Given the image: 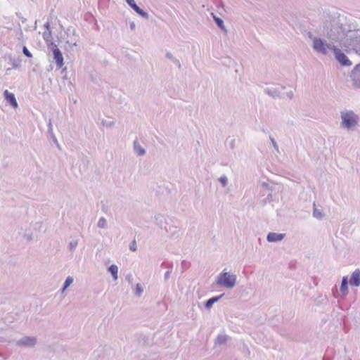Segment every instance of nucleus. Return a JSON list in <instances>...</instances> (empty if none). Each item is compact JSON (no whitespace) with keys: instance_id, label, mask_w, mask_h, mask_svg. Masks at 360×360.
Wrapping results in <instances>:
<instances>
[{"instance_id":"nucleus-1","label":"nucleus","mask_w":360,"mask_h":360,"mask_svg":"<svg viewBox=\"0 0 360 360\" xmlns=\"http://www.w3.org/2000/svg\"><path fill=\"white\" fill-rule=\"evenodd\" d=\"M349 25L342 22L340 17L328 16L323 22V31L327 38L331 41L340 42L346 38L349 30Z\"/></svg>"},{"instance_id":"nucleus-2","label":"nucleus","mask_w":360,"mask_h":360,"mask_svg":"<svg viewBox=\"0 0 360 360\" xmlns=\"http://www.w3.org/2000/svg\"><path fill=\"white\" fill-rule=\"evenodd\" d=\"M286 89L285 86L278 84L276 86L265 88L264 89V92L273 98H284L287 97L289 99H292L294 96L293 91L292 90H289L285 92Z\"/></svg>"},{"instance_id":"nucleus-3","label":"nucleus","mask_w":360,"mask_h":360,"mask_svg":"<svg viewBox=\"0 0 360 360\" xmlns=\"http://www.w3.org/2000/svg\"><path fill=\"white\" fill-rule=\"evenodd\" d=\"M341 44L345 48L353 50L356 53L360 47V32L359 30H352L349 29L348 34Z\"/></svg>"},{"instance_id":"nucleus-4","label":"nucleus","mask_w":360,"mask_h":360,"mask_svg":"<svg viewBox=\"0 0 360 360\" xmlns=\"http://www.w3.org/2000/svg\"><path fill=\"white\" fill-rule=\"evenodd\" d=\"M237 276L236 274L223 270L217 276L216 283L227 289H232L236 283Z\"/></svg>"},{"instance_id":"nucleus-5","label":"nucleus","mask_w":360,"mask_h":360,"mask_svg":"<svg viewBox=\"0 0 360 360\" xmlns=\"http://www.w3.org/2000/svg\"><path fill=\"white\" fill-rule=\"evenodd\" d=\"M340 127L347 131H354L358 125L357 114H342Z\"/></svg>"},{"instance_id":"nucleus-6","label":"nucleus","mask_w":360,"mask_h":360,"mask_svg":"<svg viewBox=\"0 0 360 360\" xmlns=\"http://www.w3.org/2000/svg\"><path fill=\"white\" fill-rule=\"evenodd\" d=\"M313 49L318 53L327 55L328 50L333 51V48L335 46L328 44L324 39L319 37H314L313 39Z\"/></svg>"},{"instance_id":"nucleus-7","label":"nucleus","mask_w":360,"mask_h":360,"mask_svg":"<svg viewBox=\"0 0 360 360\" xmlns=\"http://www.w3.org/2000/svg\"><path fill=\"white\" fill-rule=\"evenodd\" d=\"M48 49L51 50L53 60L56 63L58 68H61L64 65L63 56L60 50L58 48L57 45L54 42H51L48 44Z\"/></svg>"},{"instance_id":"nucleus-8","label":"nucleus","mask_w":360,"mask_h":360,"mask_svg":"<svg viewBox=\"0 0 360 360\" xmlns=\"http://www.w3.org/2000/svg\"><path fill=\"white\" fill-rule=\"evenodd\" d=\"M333 53L335 59L341 66L347 67L352 65V62L349 58L337 46L333 48Z\"/></svg>"},{"instance_id":"nucleus-9","label":"nucleus","mask_w":360,"mask_h":360,"mask_svg":"<svg viewBox=\"0 0 360 360\" xmlns=\"http://www.w3.org/2000/svg\"><path fill=\"white\" fill-rule=\"evenodd\" d=\"M37 338L34 336H24L20 340L15 341V345L18 347L32 348L37 345Z\"/></svg>"},{"instance_id":"nucleus-10","label":"nucleus","mask_w":360,"mask_h":360,"mask_svg":"<svg viewBox=\"0 0 360 360\" xmlns=\"http://www.w3.org/2000/svg\"><path fill=\"white\" fill-rule=\"evenodd\" d=\"M350 77L356 87H360V63L357 64L351 72Z\"/></svg>"},{"instance_id":"nucleus-11","label":"nucleus","mask_w":360,"mask_h":360,"mask_svg":"<svg viewBox=\"0 0 360 360\" xmlns=\"http://www.w3.org/2000/svg\"><path fill=\"white\" fill-rule=\"evenodd\" d=\"M98 120L101 121L103 127L108 128L113 127L115 122V118L107 114H103L99 117Z\"/></svg>"},{"instance_id":"nucleus-12","label":"nucleus","mask_w":360,"mask_h":360,"mask_svg":"<svg viewBox=\"0 0 360 360\" xmlns=\"http://www.w3.org/2000/svg\"><path fill=\"white\" fill-rule=\"evenodd\" d=\"M5 100L8 103L10 104L13 108H18V102L16 101L14 94L9 92L8 90H5L4 92Z\"/></svg>"},{"instance_id":"nucleus-13","label":"nucleus","mask_w":360,"mask_h":360,"mask_svg":"<svg viewBox=\"0 0 360 360\" xmlns=\"http://www.w3.org/2000/svg\"><path fill=\"white\" fill-rule=\"evenodd\" d=\"M349 283L352 286L359 287L360 285V270L356 269L352 274L349 280Z\"/></svg>"},{"instance_id":"nucleus-14","label":"nucleus","mask_w":360,"mask_h":360,"mask_svg":"<svg viewBox=\"0 0 360 360\" xmlns=\"http://www.w3.org/2000/svg\"><path fill=\"white\" fill-rule=\"evenodd\" d=\"M285 237V234L283 233H277L274 232H270L268 233L266 236V240L268 242L274 243L282 240Z\"/></svg>"},{"instance_id":"nucleus-15","label":"nucleus","mask_w":360,"mask_h":360,"mask_svg":"<svg viewBox=\"0 0 360 360\" xmlns=\"http://www.w3.org/2000/svg\"><path fill=\"white\" fill-rule=\"evenodd\" d=\"M133 148L137 155L143 156L146 154V150L140 145L137 139L134 141Z\"/></svg>"},{"instance_id":"nucleus-16","label":"nucleus","mask_w":360,"mask_h":360,"mask_svg":"<svg viewBox=\"0 0 360 360\" xmlns=\"http://www.w3.org/2000/svg\"><path fill=\"white\" fill-rule=\"evenodd\" d=\"M211 15L212 16L213 20L216 25H217V27L219 29H221L224 33H226L227 30L224 26V20L221 18L217 16L214 13H212Z\"/></svg>"},{"instance_id":"nucleus-17","label":"nucleus","mask_w":360,"mask_h":360,"mask_svg":"<svg viewBox=\"0 0 360 360\" xmlns=\"http://www.w3.org/2000/svg\"><path fill=\"white\" fill-rule=\"evenodd\" d=\"M224 294H221L219 296L210 298L205 302V307L207 309H210L215 302H218L224 296Z\"/></svg>"},{"instance_id":"nucleus-18","label":"nucleus","mask_w":360,"mask_h":360,"mask_svg":"<svg viewBox=\"0 0 360 360\" xmlns=\"http://www.w3.org/2000/svg\"><path fill=\"white\" fill-rule=\"evenodd\" d=\"M340 292L343 295H345L348 293V278L347 276H344L342 279V283L340 285Z\"/></svg>"},{"instance_id":"nucleus-19","label":"nucleus","mask_w":360,"mask_h":360,"mask_svg":"<svg viewBox=\"0 0 360 360\" xmlns=\"http://www.w3.org/2000/svg\"><path fill=\"white\" fill-rule=\"evenodd\" d=\"M10 62L12 65V68L19 69L21 66V59L19 57H9Z\"/></svg>"},{"instance_id":"nucleus-20","label":"nucleus","mask_w":360,"mask_h":360,"mask_svg":"<svg viewBox=\"0 0 360 360\" xmlns=\"http://www.w3.org/2000/svg\"><path fill=\"white\" fill-rule=\"evenodd\" d=\"M108 271L111 274L114 281L117 280L118 278V267L115 264H112L108 268Z\"/></svg>"},{"instance_id":"nucleus-21","label":"nucleus","mask_w":360,"mask_h":360,"mask_svg":"<svg viewBox=\"0 0 360 360\" xmlns=\"http://www.w3.org/2000/svg\"><path fill=\"white\" fill-rule=\"evenodd\" d=\"M229 337L226 335L221 334L219 335L217 338L215 339L214 343L215 345H224L226 342V341L229 340Z\"/></svg>"},{"instance_id":"nucleus-22","label":"nucleus","mask_w":360,"mask_h":360,"mask_svg":"<svg viewBox=\"0 0 360 360\" xmlns=\"http://www.w3.org/2000/svg\"><path fill=\"white\" fill-rule=\"evenodd\" d=\"M165 56L167 58L169 59L174 64H175L179 69L181 68L180 61L176 58L173 56V55L170 52L167 51Z\"/></svg>"},{"instance_id":"nucleus-23","label":"nucleus","mask_w":360,"mask_h":360,"mask_svg":"<svg viewBox=\"0 0 360 360\" xmlns=\"http://www.w3.org/2000/svg\"><path fill=\"white\" fill-rule=\"evenodd\" d=\"M167 231L171 236H174V235H176L179 231V227H177L176 226H171L169 227L168 229H167Z\"/></svg>"},{"instance_id":"nucleus-24","label":"nucleus","mask_w":360,"mask_h":360,"mask_svg":"<svg viewBox=\"0 0 360 360\" xmlns=\"http://www.w3.org/2000/svg\"><path fill=\"white\" fill-rule=\"evenodd\" d=\"M143 292V287L141 286V285L140 283H137L136 285V288H135V291H134L135 295L137 297H140L142 295Z\"/></svg>"},{"instance_id":"nucleus-25","label":"nucleus","mask_w":360,"mask_h":360,"mask_svg":"<svg viewBox=\"0 0 360 360\" xmlns=\"http://www.w3.org/2000/svg\"><path fill=\"white\" fill-rule=\"evenodd\" d=\"M98 227L101 229L107 228V221L104 217H101L98 221Z\"/></svg>"},{"instance_id":"nucleus-26","label":"nucleus","mask_w":360,"mask_h":360,"mask_svg":"<svg viewBox=\"0 0 360 360\" xmlns=\"http://www.w3.org/2000/svg\"><path fill=\"white\" fill-rule=\"evenodd\" d=\"M78 245V241L77 240L70 241L68 244V248L70 252H74Z\"/></svg>"},{"instance_id":"nucleus-27","label":"nucleus","mask_w":360,"mask_h":360,"mask_svg":"<svg viewBox=\"0 0 360 360\" xmlns=\"http://www.w3.org/2000/svg\"><path fill=\"white\" fill-rule=\"evenodd\" d=\"M313 216L316 219H321L323 218V214L319 210L314 207Z\"/></svg>"},{"instance_id":"nucleus-28","label":"nucleus","mask_w":360,"mask_h":360,"mask_svg":"<svg viewBox=\"0 0 360 360\" xmlns=\"http://www.w3.org/2000/svg\"><path fill=\"white\" fill-rule=\"evenodd\" d=\"M137 14L144 19H148V17H149L148 13L146 11H145L143 9H142L141 8L139 9Z\"/></svg>"},{"instance_id":"nucleus-29","label":"nucleus","mask_w":360,"mask_h":360,"mask_svg":"<svg viewBox=\"0 0 360 360\" xmlns=\"http://www.w3.org/2000/svg\"><path fill=\"white\" fill-rule=\"evenodd\" d=\"M73 282V278L72 276H68L64 282L63 286L65 288H68Z\"/></svg>"},{"instance_id":"nucleus-30","label":"nucleus","mask_w":360,"mask_h":360,"mask_svg":"<svg viewBox=\"0 0 360 360\" xmlns=\"http://www.w3.org/2000/svg\"><path fill=\"white\" fill-rule=\"evenodd\" d=\"M219 181L221 183L223 187H226L228 184V179L224 175L219 178Z\"/></svg>"},{"instance_id":"nucleus-31","label":"nucleus","mask_w":360,"mask_h":360,"mask_svg":"<svg viewBox=\"0 0 360 360\" xmlns=\"http://www.w3.org/2000/svg\"><path fill=\"white\" fill-rule=\"evenodd\" d=\"M23 238L28 242H30L34 240V236L32 233H25L23 235Z\"/></svg>"},{"instance_id":"nucleus-32","label":"nucleus","mask_w":360,"mask_h":360,"mask_svg":"<svg viewBox=\"0 0 360 360\" xmlns=\"http://www.w3.org/2000/svg\"><path fill=\"white\" fill-rule=\"evenodd\" d=\"M22 53L27 58H32V54L31 53V52L28 50V49L25 46H24L22 47Z\"/></svg>"},{"instance_id":"nucleus-33","label":"nucleus","mask_w":360,"mask_h":360,"mask_svg":"<svg viewBox=\"0 0 360 360\" xmlns=\"http://www.w3.org/2000/svg\"><path fill=\"white\" fill-rule=\"evenodd\" d=\"M49 134V136H50L51 139H52V141H53V143H54L56 145V146L60 149V145H59V143H58V141H57V139H56V136L54 135L53 132L50 133V134Z\"/></svg>"},{"instance_id":"nucleus-34","label":"nucleus","mask_w":360,"mask_h":360,"mask_svg":"<svg viewBox=\"0 0 360 360\" xmlns=\"http://www.w3.org/2000/svg\"><path fill=\"white\" fill-rule=\"evenodd\" d=\"M269 139L272 143V146L273 147L275 148V150L279 153V148H278V146L277 144V143L276 142V141L274 140V138H272L271 136L269 137Z\"/></svg>"},{"instance_id":"nucleus-35","label":"nucleus","mask_w":360,"mask_h":360,"mask_svg":"<svg viewBox=\"0 0 360 360\" xmlns=\"http://www.w3.org/2000/svg\"><path fill=\"white\" fill-rule=\"evenodd\" d=\"M129 250L135 252L137 250L136 243V240H134L129 245Z\"/></svg>"},{"instance_id":"nucleus-36","label":"nucleus","mask_w":360,"mask_h":360,"mask_svg":"<svg viewBox=\"0 0 360 360\" xmlns=\"http://www.w3.org/2000/svg\"><path fill=\"white\" fill-rule=\"evenodd\" d=\"M125 1L131 8H133L136 5H137L134 0H125Z\"/></svg>"},{"instance_id":"nucleus-37","label":"nucleus","mask_w":360,"mask_h":360,"mask_svg":"<svg viewBox=\"0 0 360 360\" xmlns=\"http://www.w3.org/2000/svg\"><path fill=\"white\" fill-rule=\"evenodd\" d=\"M16 16L20 18L22 23H25L27 21V19L22 16L21 13L19 12H17L15 13Z\"/></svg>"},{"instance_id":"nucleus-38","label":"nucleus","mask_w":360,"mask_h":360,"mask_svg":"<svg viewBox=\"0 0 360 360\" xmlns=\"http://www.w3.org/2000/svg\"><path fill=\"white\" fill-rule=\"evenodd\" d=\"M261 186H262V188H266V189H268V190H269L271 191H272V189L269 187V184L266 183V182H262L261 184Z\"/></svg>"},{"instance_id":"nucleus-39","label":"nucleus","mask_w":360,"mask_h":360,"mask_svg":"<svg viewBox=\"0 0 360 360\" xmlns=\"http://www.w3.org/2000/svg\"><path fill=\"white\" fill-rule=\"evenodd\" d=\"M52 132H53V127H52L51 119H49V120L48 133L50 134V133H52Z\"/></svg>"},{"instance_id":"nucleus-40","label":"nucleus","mask_w":360,"mask_h":360,"mask_svg":"<svg viewBox=\"0 0 360 360\" xmlns=\"http://www.w3.org/2000/svg\"><path fill=\"white\" fill-rule=\"evenodd\" d=\"M170 274H171L170 271H167L165 272V276H164L165 281H167L169 278Z\"/></svg>"},{"instance_id":"nucleus-41","label":"nucleus","mask_w":360,"mask_h":360,"mask_svg":"<svg viewBox=\"0 0 360 360\" xmlns=\"http://www.w3.org/2000/svg\"><path fill=\"white\" fill-rule=\"evenodd\" d=\"M129 27H130L131 30H132V31L134 30L135 27H136L134 22H131L129 23Z\"/></svg>"},{"instance_id":"nucleus-42","label":"nucleus","mask_w":360,"mask_h":360,"mask_svg":"<svg viewBox=\"0 0 360 360\" xmlns=\"http://www.w3.org/2000/svg\"><path fill=\"white\" fill-rule=\"evenodd\" d=\"M68 33H72V34H75V30L72 28V27H68Z\"/></svg>"},{"instance_id":"nucleus-43","label":"nucleus","mask_w":360,"mask_h":360,"mask_svg":"<svg viewBox=\"0 0 360 360\" xmlns=\"http://www.w3.org/2000/svg\"><path fill=\"white\" fill-rule=\"evenodd\" d=\"M126 280H127V281H128V282H129V283H132V280H133V278H132L131 275H128V276H126Z\"/></svg>"},{"instance_id":"nucleus-44","label":"nucleus","mask_w":360,"mask_h":360,"mask_svg":"<svg viewBox=\"0 0 360 360\" xmlns=\"http://www.w3.org/2000/svg\"><path fill=\"white\" fill-rule=\"evenodd\" d=\"M266 198V200H268V202L272 201V194H271V193H269Z\"/></svg>"},{"instance_id":"nucleus-45","label":"nucleus","mask_w":360,"mask_h":360,"mask_svg":"<svg viewBox=\"0 0 360 360\" xmlns=\"http://www.w3.org/2000/svg\"><path fill=\"white\" fill-rule=\"evenodd\" d=\"M44 27L45 29L46 30H49L50 29V23L49 22H46L44 25Z\"/></svg>"},{"instance_id":"nucleus-46","label":"nucleus","mask_w":360,"mask_h":360,"mask_svg":"<svg viewBox=\"0 0 360 360\" xmlns=\"http://www.w3.org/2000/svg\"><path fill=\"white\" fill-rule=\"evenodd\" d=\"M140 8L138 5H136L132 9L137 13Z\"/></svg>"},{"instance_id":"nucleus-47","label":"nucleus","mask_w":360,"mask_h":360,"mask_svg":"<svg viewBox=\"0 0 360 360\" xmlns=\"http://www.w3.org/2000/svg\"><path fill=\"white\" fill-rule=\"evenodd\" d=\"M234 146H235L234 140H232L231 142L230 143V148H233Z\"/></svg>"},{"instance_id":"nucleus-48","label":"nucleus","mask_w":360,"mask_h":360,"mask_svg":"<svg viewBox=\"0 0 360 360\" xmlns=\"http://www.w3.org/2000/svg\"><path fill=\"white\" fill-rule=\"evenodd\" d=\"M266 202H268V200H266V198H265V199H264V200H262L261 201V203H262V205H264L265 204H266Z\"/></svg>"},{"instance_id":"nucleus-49","label":"nucleus","mask_w":360,"mask_h":360,"mask_svg":"<svg viewBox=\"0 0 360 360\" xmlns=\"http://www.w3.org/2000/svg\"><path fill=\"white\" fill-rule=\"evenodd\" d=\"M68 44H72V46H77V41L76 40L74 41V42H70V41H67Z\"/></svg>"},{"instance_id":"nucleus-50","label":"nucleus","mask_w":360,"mask_h":360,"mask_svg":"<svg viewBox=\"0 0 360 360\" xmlns=\"http://www.w3.org/2000/svg\"><path fill=\"white\" fill-rule=\"evenodd\" d=\"M340 112H349V113H352V112H354L352 110H345V111H341Z\"/></svg>"},{"instance_id":"nucleus-51","label":"nucleus","mask_w":360,"mask_h":360,"mask_svg":"<svg viewBox=\"0 0 360 360\" xmlns=\"http://www.w3.org/2000/svg\"><path fill=\"white\" fill-rule=\"evenodd\" d=\"M66 289L67 288H65V286H63V288L61 289V292L63 293Z\"/></svg>"},{"instance_id":"nucleus-52","label":"nucleus","mask_w":360,"mask_h":360,"mask_svg":"<svg viewBox=\"0 0 360 360\" xmlns=\"http://www.w3.org/2000/svg\"><path fill=\"white\" fill-rule=\"evenodd\" d=\"M308 36H309V38H311L313 35H312L311 32H309L308 33Z\"/></svg>"},{"instance_id":"nucleus-53","label":"nucleus","mask_w":360,"mask_h":360,"mask_svg":"<svg viewBox=\"0 0 360 360\" xmlns=\"http://www.w3.org/2000/svg\"><path fill=\"white\" fill-rule=\"evenodd\" d=\"M43 37H44V39L46 41H47V40H48V39H46V32H44V33Z\"/></svg>"},{"instance_id":"nucleus-54","label":"nucleus","mask_w":360,"mask_h":360,"mask_svg":"<svg viewBox=\"0 0 360 360\" xmlns=\"http://www.w3.org/2000/svg\"><path fill=\"white\" fill-rule=\"evenodd\" d=\"M356 53L360 56V47L359 48L358 51H356Z\"/></svg>"},{"instance_id":"nucleus-55","label":"nucleus","mask_w":360,"mask_h":360,"mask_svg":"<svg viewBox=\"0 0 360 360\" xmlns=\"http://www.w3.org/2000/svg\"><path fill=\"white\" fill-rule=\"evenodd\" d=\"M18 27H20V25H18ZM20 32L22 33L21 28H20Z\"/></svg>"}]
</instances>
